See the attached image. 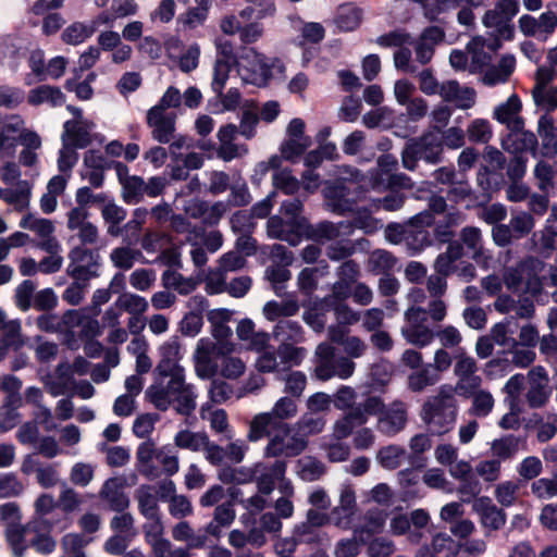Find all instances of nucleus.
Masks as SVG:
<instances>
[{"instance_id": "nucleus-2", "label": "nucleus", "mask_w": 557, "mask_h": 557, "mask_svg": "<svg viewBox=\"0 0 557 557\" xmlns=\"http://www.w3.org/2000/svg\"><path fill=\"white\" fill-rule=\"evenodd\" d=\"M333 405L344 411L343 417L334 424V434L338 438L348 437L356 428L364 425L371 416H377L384 408L379 396L368 395L362 401H358V393L347 385H342L333 395Z\"/></svg>"}, {"instance_id": "nucleus-16", "label": "nucleus", "mask_w": 557, "mask_h": 557, "mask_svg": "<svg viewBox=\"0 0 557 557\" xmlns=\"http://www.w3.org/2000/svg\"><path fill=\"white\" fill-rule=\"evenodd\" d=\"M377 414V430L387 436L398 434L407 423V406L400 401H393L387 408H383Z\"/></svg>"}, {"instance_id": "nucleus-12", "label": "nucleus", "mask_w": 557, "mask_h": 557, "mask_svg": "<svg viewBox=\"0 0 557 557\" xmlns=\"http://www.w3.org/2000/svg\"><path fill=\"white\" fill-rule=\"evenodd\" d=\"M552 396L549 376L543 366H535L527 373L525 401L531 409L545 407Z\"/></svg>"}, {"instance_id": "nucleus-29", "label": "nucleus", "mask_w": 557, "mask_h": 557, "mask_svg": "<svg viewBox=\"0 0 557 557\" xmlns=\"http://www.w3.org/2000/svg\"><path fill=\"white\" fill-rule=\"evenodd\" d=\"M139 513L144 518L160 516L159 499L152 484H141L134 493Z\"/></svg>"}, {"instance_id": "nucleus-42", "label": "nucleus", "mask_w": 557, "mask_h": 557, "mask_svg": "<svg viewBox=\"0 0 557 557\" xmlns=\"http://www.w3.org/2000/svg\"><path fill=\"white\" fill-rule=\"evenodd\" d=\"M440 379L441 375L436 374L431 366L423 364L421 368L409 374L408 387L410 391L419 393L424 391L426 387L436 384Z\"/></svg>"}, {"instance_id": "nucleus-11", "label": "nucleus", "mask_w": 557, "mask_h": 557, "mask_svg": "<svg viewBox=\"0 0 557 557\" xmlns=\"http://www.w3.org/2000/svg\"><path fill=\"white\" fill-rule=\"evenodd\" d=\"M268 437L265 457H295L307 446V441L300 434L293 433L289 425L284 430H272Z\"/></svg>"}, {"instance_id": "nucleus-7", "label": "nucleus", "mask_w": 557, "mask_h": 557, "mask_svg": "<svg viewBox=\"0 0 557 557\" xmlns=\"http://www.w3.org/2000/svg\"><path fill=\"white\" fill-rule=\"evenodd\" d=\"M307 349L294 343L278 344L274 350L261 352L256 359V369L261 373L286 371L302 363Z\"/></svg>"}, {"instance_id": "nucleus-13", "label": "nucleus", "mask_w": 557, "mask_h": 557, "mask_svg": "<svg viewBox=\"0 0 557 557\" xmlns=\"http://www.w3.org/2000/svg\"><path fill=\"white\" fill-rule=\"evenodd\" d=\"M456 363L454 367V373L457 376V383L455 386L456 393L461 395H468L474 389L481 387L482 377L476 374L478 366L474 358L459 352L456 355Z\"/></svg>"}, {"instance_id": "nucleus-34", "label": "nucleus", "mask_w": 557, "mask_h": 557, "mask_svg": "<svg viewBox=\"0 0 557 557\" xmlns=\"http://www.w3.org/2000/svg\"><path fill=\"white\" fill-rule=\"evenodd\" d=\"M286 472V462L276 460L270 467H264L263 471L257 478V486L261 494H271L280 479H283Z\"/></svg>"}, {"instance_id": "nucleus-64", "label": "nucleus", "mask_w": 557, "mask_h": 557, "mask_svg": "<svg viewBox=\"0 0 557 557\" xmlns=\"http://www.w3.org/2000/svg\"><path fill=\"white\" fill-rule=\"evenodd\" d=\"M531 492L540 499H550L557 496V476L553 479L541 478L533 481Z\"/></svg>"}, {"instance_id": "nucleus-20", "label": "nucleus", "mask_w": 557, "mask_h": 557, "mask_svg": "<svg viewBox=\"0 0 557 557\" xmlns=\"http://www.w3.org/2000/svg\"><path fill=\"white\" fill-rule=\"evenodd\" d=\"M472 508L480 516L484 528L499 530L506 523L505 511L493 504L492 499L487 496L476 498Z\"/></svg>"}, {"instance_id": "nucleus-24", "label": "nucleus", "mask_w": 557, "mask_h": 557, "mask_svg": "<svg viewBox=\"0 0 557 557\" xmlns=\"http://www.w3.org/2000/svg\"><path fill=\"white\" fill-rule=\"evenodd\" d=\"M537 136L541 139V154L546 158H554L557 154V126L550 113L545 112L540 116Z\"/></svg>"}, {"instance_id": "nucleus-8", "label": "nucleus", "mask_w": 557, "mask_h": 557, "mask_svg": "<svg viewBox=\"0 0 557 557\" xmlns=\"http://www.w3.org/2000/svg\"><path fill=\"white\" fill-rule=\"evenodd\" d=\"M342 174L348 176H342L337 181L326 184L323 189L326 209L337 215L352 212L356 206V200L350 197V184L345 181L359 182L362 176L359 170L351 166H345Z\"/></svg>"}, {"instance_id": "nucleus-53", "label": "nucleus", "mask_w": 557, "mask_h": 557, "mask_svg": "<svg viewBox=\"0 0 557 557\" xmlns=\"http://www.w3.org/2000/svg\"><path fill=\"white\" fill-rule=\"evenodd\" d=\"M28 525H20L14 529H5V539L14 557H23L29 544L26 541Z\"/></svg>"}, {"instance_id": "nucleus-9", "label": "nucleus", "mask_w": 557, "mask_h": 557, "mask_svg": "<svg viewBox=\"0 0 557 557\" xmlns=\"http://www.w3.org/2000/svg\"><path fill=\"white\" fill-rule=\"evenodd\" d=\"M401 335L407 343L417 347H426L433 343L435 331L429 325L426 310L422 307L411 306L405 311V324Z\"/></svg>"}, {"instance_id": "nucleus-25", "label": "nucleus", "mask_w": 557, "mask_h": 557, "mask_svg": "<svg viewBox=\"0 0 557 557\" xmlns=\"http://www.w3.org/2000/svg\"><path fill=\"white\" fill-rule=\"evenodd\" d=\"M101 499L108 503L111 510L125 511L129 506V498L123 491V480L119 478L108 479L99 493Z\"/></svg>"}, {"instance_id": "nucleus-56", "label": "nucleus", "mask_w": 557, "mask_h": 557, "mask_svg": "<svg viewBox=\"0 0 557 557\" xmlns=\"http://www.w3.org/2000/svg\"><path fill=\"white\" fill-rule=\"evenodd\" d=\"M432 244L430 233L425 228H407L405 245L410 255H416Z\"/></svg>"}, {"instance_id": "nucleus-43", "label": "nucleus", "mask_w": 557, "mask_h": 557, "mask_svg": "<svg viewBox=\"0 0 557 557\" xmlns=\"http://www.w3.org/2000/svg\"><path fill=\"white\" fill-rule=\"evenodd\" d=\"M361 11L352 4H343L338 7L334 23L343 32H351L361 23Z\"/></svg>"}, {"instance_id": "nucleus-45", "label": "nucleus", "mask_w": 557, "mask_h": 557, "mask_svg": "<svg viewBox=\"0 0 557 557\" xmlns=\"http://www.w3.org/2000/svg\"><path fill=\"white\" fill-rule=\"evenodd\" d=\"M208 440L209 435L206 432L182 430L175 434L174 444L182 449L202 451L206 444H208Z\"/></svg>"}, {"instance_id": "nucleus-62", "label": "nucleus", "mask_w": 557, "mask_h": 557, "mask_svg": "<svg viewBox=\"0 0 557 557\" xmlns=\"http://www.w3.org/2000/svg\"><path fill=\"white\" fill-rule=\"evenodd\" d=\"M474 472L483 481L487 483H493L500 478L502 463H499V460H495L494 458L483 459L476 462L474 467Z\"/></svg>"}, {"instance_id": "nucleus-51", "label": "nucleus", "mask_w": 557, "mask_h": 557, "mask_svg": "<svg viewBox=\"0 0 557 557\" xmlns=\"http://www.w3.org/2000/svg\"><path fill=\"white\" fill-rule=\"evenodd\" d=\"M521 267L524 273L525 289L537 290L541 286L539 275L544 269L543 261L535 257H527L521 261Z\"/></svg>"}, {"instance_id": "nucleus-41", "label": "nucleus", "mask_w": 557, "mask_h": 557, "mask_svg": "<svg viewBox=\"0 0 557 557\" xmlns=\"http://www.w3.org/2000/svg\"><path fill=\"white\" fill-rule=\"evenodd\" d=\"M293 533L299 544L323 546L329 542V537L325 532L308 524L305 521L296 524Z\"/></svg>"}, {"instance_id": "nucleus-10", "label": "nucleus", "mask_w": 557, "mask_h": 557, "mask_svg": "<svg viewBox=\"0 0 557 557\" xmlns=\"http://www.w3.org/2000/svg\"><path fill=\"white\" fill-rule=\"evenodd\" d=\"M67 274L75 281L88 282L100 275L101 257L98 251L75 246L69 252Z\"/></svg>"}, {"instance_id": "nucleus-5", "label": "nucleus", "mask_w": 557, "mask_h": 557, "mask_svg": "<svg viewBox=\"0 0 557 557\" xmlns=\"http://www.w3.org/2000/svg\"><path fill=\"white\" fill-rule=\"evenodd\" d=\"M442 159L441 128L437 125L422 136L409 139L401 151L403 166L411 172L417 170L420 160L437 164Z\"/></svg>"}, {"instance_id": "nucleus-49", "label": "nucleus", "mask_w": 557, "mask_h": 557, "mask_svg": "<svg viewBox=\"0 0 557 557\" xmlns=\"http://www.w3.org/2000/svg\"><path fill=\"white\" fill-rule=\"evenodd\" d=\"M324 472V465L313 457L305 456L297 461V473L306 482L319 480Z\"/></svg>"}, {"instance_id": "nucleus-47", "label": "nucleus", "mask_w": 557, "mask_h": 557, "mask_svg": "<svg viewBox=\"0 0 557 557\" xmlns=\"http://www.w3.org/2000/svg\"><path fill=\"white\" fill-rule=\"evenodd\" d=\"M249 57H252L253 63L251 66L252 77L248 82L255 85L265 84L272 76V71L268 59L253 49L248 50L247 54L243 58L248 59Z\"/></svg>"}, {"instance_id": "nucleus-39", "label": "nucleus", "mask_w": 557, "mask_h": 557, "mask_svg": "<svg viewBox=\"0 0 557 557\" xmlns=\"http://www.w3.org/2000/svg\"><path fill=\"white\" fill-rule=\"evenodd\" d=\"M298 310L299 305L296 300H271L265 302L262 312L267 320L276 323L280 319H288L289 317L295 315Z\"/></svg>"}, {"instance_id": "nucleus-3", "label": "nucleus", "mask_w": 557, "mask_h": 557, "mask_svg": "<svg viewBox=\"0 0 557 557\" xmlns=\"http://www.w3.org/2000/svg\"><path fill=\"white\" fill-rule=\"evenodd\" d=\"M298 413L296 399L290 396L280 397L270 411L260 412L253 416L249 422L247 440L258 442L265 436H270L272 430H284L289 425L287 420L294 419Z\"/></svg>"}, {"instance_id": "nucleus-4", "label": "nucleus", "mask_w": 557, "mask_h": 557, "mask_svg": "<svg viewBox=\"0 0 557 557\" xmlns=\"http://www.w3.org/2000/svg\"><path fill=\"white\" fill-rule=\"evenodd\" d=\"M458 409L450 391L442 387L436 396L423 405L421 419L433 434L442 435L450 431L456 422Z\"/></svg>"}, {"instance_id": "nucleus-55", "label": "nucleus", "mask_w": 557, "mask_h": 557, "mask_svg": "<svg viewBox=\"0 0 557 557\" xmlns=\"http://www.w3.org/2000/svg\"><path fill=\"white\" fill-rule=\"evenodd\" d=\"M355 251L354 242L346 237L331 243L325 249V255L332 261H346Z\"/></svg>"}, {"instance_id": "nucleus-37", "label": "nucleus", "mask_w": 557, "mask_h": 557, "mask_svg": "<svg viewBox=\"0 0 557 557\" xmlns=\"http://www.w3.org/2000/svg\"><path fill=\"white\" fill-rule=\"evenodd\" d=\"M201 418L209 421L210 429L223 436L224 440H232L234 432L230 425L227 413L224 409H214L207 412V407L201 408Z\"/></svg>"}, {"instance_id": "nucleus-36", "label": "nucleus", "mask_w": 557, "mask_h": 557, "mask_svg": "<svg viewBox=\"0 0 557 557\" xmlns=\"http://www.w3.org/2000/svg\"><path fill=\"white\" fill-rule=\"evenodd\" d=\"M66 187V178L62 175H54L47 184V191L40 197L39 205L44 213L50 214L55 211L58 197Z\"/></svg>"}, {"instance_id": "nucleus-21", "label": "nucleus", "mask_w": 557, "mask_h": 557, "mask_svg": "<svg viewBox=\"0 0 557 557\" xmlns=\"http://www.w3.org/2000/svg\"><path fill=\"white\" fill-rule=\"evenodd\" d=\"M299 228L300 226L290 220H284L278 215L271 216L267 222L268 236L287 242L290 246H298L301 243Z\"/></svg>"}, {"instance_id": "nucleus-26", "label": "nucleus", "mask_w": 557, "mask_h": 557, "mask_svg": "<svg viewBox=\"0 0 557 557\" xmlns=\"http://www.w3.org/2000/svg\"><path fill=\"white\" fill-rule=\"evenodd\" d=\"M502 146L505 150L517 153L518 151H531L533 157L537 156L539 140L537 136L531 131H524L523 127L518 131H510Z\"/></svg>"}, {"instance_id": "nucleus-14", "label": "nucleus", "mask_w": 557, "mask_h": 557, "mask_svg": "<svg viewBox=\"0 0 557 557\" xmlns=\"http://www.w3.org/2000/svg\"><path fill=\"white\" fill-rule=\"evenodd\" d=\"M518 26L524 36L546 41L557 28V13L548 10L539 17L523 14L518 20Z\"/></svg>"}, {"instance_id": "nucleus-31", "label": "nucleus", "mask_w": 557, "mask_h": 557, "mask_svg": "<svg viewBox=\"0 0 557 557\" xmlns=\"http://www.w3.org/2000/svg\"><path fill=\"white\" fill-rule=\"evenodd\" d=\"M465 249L459 242L450 243L446 250L440 253L433 264L435 272L449 276L455 273L458 264L456 262L463 256Z\"/></svg>"}, {"instance_id": "nucleus-30", "label": "nucleus", "mask_w": 557, "mask_h": 557, "mask_svg": "<svg viewBox=\"0 0 557 557\" xmlns=\"http://www.w3.org/2000/svg\"><path fill=\"white\" fill-rule=\"evenodd\" d=\"M461 245L466 246L469 250L471 258L480 263L481 261L487 260L491 256L483 248L482 232L475 226H466L460 231Z\"/></svg>"}, {"instance_id": "nucleus-57", "label": "nucleus", "mask_w": 557, "mask_h": 557, "mask_svg": "<svg viewBox=\"0 0 557 557\" xmlns=\"http://www.w3.org/2000/svg\"><path fill=\"white\" fill-rule=\"evenodd\" d=\"M483 24L486 27H495L499 35L506 39H511L513 36V28L505 20L500 11H497V5L494 9L486 11L483 16Z\"/></svg>"}, {"instance_id": "nucleus-54", "label": "nucleus", "mask_w": 557, "mask_h": 557, "mask_svg": "<svg viewBox=\"0 0 557 557\" xmlns=\"http://www.w3.org/2000/svg\"><path fill=\"white\" fill-rule=\"evenodd\" d=\"M532 97L536 107L545 110V112L552 114L557 109V86L533 87Z\"/></svg>"}, {"instance_id": "nucleus-15", "label": "nucleus", "mask_w": 557, "mask_h": 557, "mask_svg": "<svg viewBox=\"0 0 557 557\" xmlns=\"http://www.w3.org/2000/svg\"><path fill=\"white\" fill-rule=\"evenodd\" d=\"M177 115L174 112H161L157 108L147 111L146 121L151 128V137L160 144H169L174 138Z\"/></svg>"}, {"instance_id": "nucleus-40", "label": "nucleus", "mask_w": 557, "mask_h": 557, "mask_svg": "<svg viewBox=\"0 0 557 557\" xmlns=\"http://www.w3.org/2000/svg\"><path fill=\"white\" fill-rule=\"evenodd\" d=\"M461 396L472 399L469 413L478 418L487 417L492 412L495 405L493 395L488 391L481 389L480 387L468 395Z\"/></svg>"}, {"instance_id": "nucleus-35", "label": "nucleus", "mask_w": 557, "mask_h": 557, "mask_svg": "<svg viewBox=\"0 0 557 557\" xmlns=\"http://www.w3.org/2000/svg\"><path fill=\"white\" fill-rule=\"evenodd\" d=\"M110 261L112 264L122 270H131L136 262L145 263L146 259L141 250L132 248L131 245L115 247L110 252Z\"/></svg>"}, {"instance_id": "nucleus-63", "label": "nucleus", "mask_w": 557, "mask_h": 557, "mask_svg": "<svg viewBox=\"0 0 557 557\" xmlns=\"http://www.w3.org/2000/svg\"><path fill=\"white\" fill-rule=\"evenodd\" d=\"M145 181L137 175H133L131 178L122 185L123 199L127 203H137L145 195Z\"/></svg>"}, {"instance_id": "nucleus-32", "label": "nucleus", "mask_w": 557, "mask_h": 557, "mask_svg": "<svg viewBox=\"0 0 557 557\" xmlns=\"http://www.w3.org/2000/svg\"><path fill=\"white\" fill-rule=\"evenodd\" d=\"M37 247L45 250L48 256L37 262V271L46 274L54 273L60 270L63 258L60 255L61 245L58 239H49L46 243H37Z\"/></svg>"}, {"instance_id": "nucleus-19", "label": "nucleus", "mask_w": 557, "mask_h": 557, "mask_svg": "<svg viewBox=\"0 0 557 557\" xmlns=\"http://www.w3.org/2000/svg\"><path fill=\"white\" fill-rule=\"evenodd\" d=\"M444 101L453 102L458 109H470L475 102V91L471 87L460 86L455 81H445L442 83L438 95Z\"/></svg>"}, {"instance_id": "nucleus-60", "label": "nucleus", "mask_w": 557, "mask_h": 557, "mask_svg": "<svg viewBox=\"0 0 557 557\" xmlns=\"http://www.w3.org/2000/svg\"><path fill=\"white\" fill-rule=\"evenodd\" d=\"M272 181L274 187L286 195H294L300 188V182L287 169L276 171Z\"/></svg>"}, {"instance_id": "nucleus-44", "label": "nucleus", "mask_w": 557, "mask_h": 557, "mask_svg": "<svg viewBox=\"0 0 557 557\" xmlns=\"http://www.w3.org/2000/svg\"><path fill=\"white\" fill-rule=\"evenodd\" d=\"M397 259L387 250L372 251L368 260V269L373 274H389L396 267Z\"/></svg>"}, {"instance_id": "nucleus-17", "label": "nucleus", "mask_w": 557, "mask_h": 557, "mask_svg": "<svg viewBox=\"0 0 557 557\" xmlns=\"http://www.w3.org/2000/svg\"><path fill=\"white\" fill-rule=\"evenodd\" d=\"M24 345L25 339L21 335L20 321H7L4 312L0 309V361L7 356L9 349L18 350Z\"/></svg>"}, {"instance_id": "nucleus-27", "label": "nucleus", "mask_w": 557, "mask_h": 557, "mask_svg": "<svg viewBox=\"0 0 557 557\" xmlns=\"http://www.w3.org/2000/svg\"><path fill=\"white\" fill-rule=\"evenodd\" d=\"M272 337L280 344H301L306 341V333L298 321L280 319L272 329Z\"/></svg>"}, {"instance_id": "nucleus-33", "label": "nucleus", "mask_w": 557, "mask_h": 557, "mask_svg": "<svg viewBox=\"0 0 557 557\" xmlns=\"http://www.w3.org/2000/svg\"><path fill=\"white\" fill-rule=\"evenodd\" d=\"M524 441L520 436L513 434L505 435L500 438H496L491 444V451L495 460H499V463L506 460H511L516 457L520 449V445Z\"/></svg>"}, {"instance_id": "nucleus-28", "label": "nucleus", "mask_w": 557, "mask_h": 557, "mask_svg": "<svg viewBox=\"0 0 557 557\" xmlns=\"http://www.w3.org/2000/svg\"><path fill=\"white\" fill-rule=\"evenodd\" d=\"M385 525V516L383 511L368 510L360 524L354 528V534L361 543H368L374 535L380 534Z\"/></svg>"}, {"instance_id": "nucleus-38", "label": "nucleus", "mask_w": 557, "mask_h": 557, "mask_svg": "<svg viewBox=\"0 0 557 557\" xmlns=\"http://www.w3.org/2000/svg\"><path fill=\"white\" fill-rule=\"evenodd\" d=\"M162 285L165 289H174L180 295H188L193 293L197 285L198 281L194 277H185L181 273L173 270H165L161 276Z\"/></svg>"}, {"instance_id": "nucleus-52", "label": "nucleus", "mask_w": 557, "mask_h": 557, "mask_svg": "<svg viewBox=\"0 0 557 557\" xmlns=\"http://www.w3.org/2000/svg\"><path fill=\"white\" fill-rule=\"evenodd\" d=\"M406 449L399 445H388L381 448L377 453L379 463L387 470L397 469L406 457Z\"/></svg>"}, {"instance_id": "nucleus-1", "label": "nucleus", "mask_w": 557, "mask_h": 557, "mask_svg": "<svg viewBox=\"0 0 557 557\" xmlns=\"http://www.w3.org/2000/svg\"><path fill=\"white\" fill-rule=\"evenodd\" d=\"M158 379L146 391L149 401L161 411L171 406L182 416L189 417L197 407L198 392L185 380V369L181 364L164 361L156 368Z\"/></svg>"}, {"instance_id": "nucleus-22", "label": "nucleus", "mask_w": 557, "mask_h": 557, "mask_svg": "<svg viewBox=\"0 0 557 557\" xmlns=\"http://www.w3.org/2000/svg\"><path fill=\"white\" fill-rule=\"evenodd\" d=\"M94 128V123L84 119L69 120L63 125L62 140L65 139L67 144L83 149L91 143L90 131Z\"/></svg>"}, {"instance_id": "nucleus-59", "label": "nucleus", "mask_w": 557, "mask_h": 557, "mask_svg": "<svg viewBox=\"0 0 557 557\" xmlns=\"http://www.w3.org/2000/svg\"><path fill=\"white\" fill-rule=\"evenodd\" d=\"M307 375L302 371H292L284 379V392L287 396L298 399L307 386Z\"/></svg>"}, {"instance_id": "nucleus-18", "label": "nucleus", "mask_w": 557, "mask_h": 557, "mask_svg": "<svg viewBox=\"0 0 557 557\" xmlns=\"http://www.w3.org/2000/svg\"><path fill=\"white\" fill-rule=\"evenodd\" d=\"M521 109L520 98L512 94L505 102L494 109L493 117L505 124L509 131H518L524 127V120L520 115Z\"/></svg>"}, {"instance_id": "nucleus-46", "label": "nucleus", "mask_w": 557, "mask_h": 557, "mask_svg": "<svg viewBox=\"0 0 557 557\" xmlns=\"http://www.w3.org/2000/svg\"><path fill=\"white\" fill-rule=\"evenodd\" d=\"M264 277L270 282L274 293L282 297L285 295L286 283L290 280L292 273L284 264H270L264 271Z\"/></svg>"}, {"instance_id": "nucleus-6", "label": "nucleus", "mask_w": 557, "mask_h": 557, "mask_svg": "<svg viewBox=\"0 0 557 557\" xmlns=\"http://www.w3.org/2000/svg\"><path fill=\"white\" fill-rule=\"evenodd\" d=\"M356 369V363L346 356H336L335 348L329 343H321L314 352V375L321 381L334 376L349 379Z\"/></svg>"}, {"instance_id": "nucleus-58", "label": "nucleus", "mask_w": 557, "mask_h": 557, "mask_svg": "<svg viewBox=\"0 0 557 557\" xmlns=\"http://www.w3.org/2000/svg\"><path fill=\"white\" fill-rule=\"evenodd\" d=\"M128 281L134 289L147 292L154 285L157 273L153 269L139 268L129 274Z\"/></svg>"}, {"instance_id": "nucleus-61", "label": "nucleus", "mask_w": 557, "mask_h": 557, "mask_svg": "<svg viewBox=\"0 0 557 557\" xmlns=\"http://www.w3.org/2000/svg\"><path fill=\"white\" fill-rule=\"evenodd\" d=\"M516 471L522 480L535 481L543 471L542 460L536 456H528L517 465Z\"/></svg>"}, {"instance_id": "nucleus-48", "label": "nucleus", "mask_w": 557, "mask_h": 557, "mask_svg": "<svg viewBox=\"0 0 557 557\" xmlns=\"http://www.w3.org/2000/svg\"><path fill=\"white\" fill-rule=\"evenodd\" d=\"M96 32L95 24L74 22L62 33V40L72 46H77L90 38Z\"/></svg>"}, {"instance_id": "nucleus-23", "label": "nucleus", "mask_w": 557, "mask_h": 557, "mask_svg": "<svg viewBox=\"0 0 557 557\" xmlns=\"http://www.w3.org/2000/svg\"><path fill=\"white\" fill-rule=\"evenodd\" d=\"M352 235V225L349 221H341L337 223L331 221H321L313 225L310 236L318 243L335 242L341 237Z\"/></svg>"}, {"instance_id": "nucleus-50", "label": "nucleus", "mask_w": 557, "mask_h": 557, "mask_svg": "<svg viewBox=\"0 0 557 557\" xmlns=\"http://www.w3.org/2000/svg\"><path fill=\"white\" fill-rule=\"evenodd\" d=\"M115 305L129 315L144 314L149 308L147 299L134 293H122L115 299Z\"/></svg>"}]
</instances>
